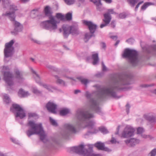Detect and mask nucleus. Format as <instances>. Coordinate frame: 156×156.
Masks as SVG:
<instances>
[{
	"label": "nucleus",
	"instance_id": "nucleus-1",
	"mask_svg": "<svg viewBox=\"0 0 156 156\" xmlns=\"http://www.w3.org/2000/svg\"><path fill=\"white\" fill-rule=\"evenodd\" d=\"M94 93L91 94L88 91L86 92V97L87 99H89L88 106L90 109H80L77 111L76 116L79 121L73 124L68 123L64 125V127L66 130H62L61 132V134L63 138L67 139L71 133H76L77 132V128L79 127H82L83 124L85 127H88L90 129H93L94 130V132L89 131L86 133L85 134L86 137L90 134L96 133L98 132V130L94 128V122L93 121H89L86 123L88 120L94 117V114L90 110L94 111L99 114L101 113L98 100L91 98Z\"/></svg>",
	"mask_w": 156,
	"mask_h": 156
},
{
	"label": "nucleus",
	"instance_id": "nucleus-2",
	"mask_svg": "<svg viewBox=\"0 0 156 156\" xmlns=\"http://www.w3.org/2000/svg\"><path fill=\"white\" fill-rule=\"evenodd\" d=\"M133 76L130 73L125 74L119 76L118 78L115 77L112 79L113 84L109 85L99 89L95 93L98 99L102 100L106 96L112 97L114 98H119L115 90L126 91L131 88L130 87L126 86L133 83Z\"/></svg>",
	"mask_w": 156,
	"mask_h": 156
},
{
	"label": "nucleus",
	"instance_id": "nucleus-3",
	"mask_svg": "<svg viewBox=\"0 0 156 156\" xmlns=\"http://www.w3.org/2000/svg\"><path fill=\"white\" fill-rule=\"evenodd\" d=\"M29 127V129L26 131V133L28 137L34 134H38L40 136V139L43 142H45L46 134L42 126V124H37L33 121H29L27 124Z\"/></svg>",
	"mask_w": 156,
	"mask_h": 156
},
{
	"label": "nucleus",
	"instance_id": "nucleus-4",
	"mask_svg": "<svg viewBox=\"0 0 156 156\" xmlns=\"http://www.w3.org/2000/svg\"><path fill=\"white\" fill-rule=\"evenodd\" d=\"M122 56L123 58L129 59V62L132 66H135L138 65L139 60L138 52L136 51L126 48L124 50Z\"/></svg>",
	"mask_w": 156,
	"mask_h": 156
},
{
	"label": "nucleus",
	"instance_id": "nucleus-5",
	"mask_svg": "<svg viewBox=\"0 0 156 156\" xmlns=\"http://www.w3.org/2000/svg\"><path fill=\"white\" fill-rule=\"evenodd\" d=\"M71 151L79 154L84 156H102L100 154H95L93 153V148L89 147L88 149H84V146L81 144L77 147H71Z\"/></svg>",
	"mask_w": 156,
	"mask_h": 156
},
{
	"label": "nucleus",
	"instance_id": "nucleus-6",
	"mask_svg": "<svg viewBox=\"0 0 156 156\" xmlns=\"http://www.w3.org/2000/svg\"><path fill=\"white\" fill-rule=\"evenodd\" d=\"M10 111L15 114L16 117H19L20 119L23 118L26 116L25 111L18 104H13L10 108Z\"/></svg>",
	"mask_w": 156,
	"mask_h": 156
},
{
	"label": "nucleus",
	"instance_id": "nucleus-7",
	"mask_svg": "<svg viewBox=\"0 0 156 156\" xmlns=\"http://www.w3.org/2000/svg\"><path fill=\"white\" fill-rule=\"evenodd\" d=\"M41 26L44 28L51 31L57 29V22L53 17L50 18V20L41 23Z\"/></svg>",
	"mask_w": 156,
	"mask_h": 156
},
{
	"label": "nucleus",
	"instance_id": "nucleus-8",
	"mask_svg": "<svg viewBox=\"0 0 156 156\" xmlns=\"http://www.w3.org/2000/svg\"><path fill=\"white\" fill-rule=\"evenodd\" d=\"M14 43V41L12 40L9 42L6 43L4 49V54L5 58L12 57L14 52V48L12 45Z\"/></svg>",
	"mask_w": 156,
	"mask_h": 156
},
{
	"label": "nucleus",
	"instance_id": "nucleus-9",
	"mask_svg": "<svg viewBox=\"0 0 156 156\" xmlns=\"http://www.w3.org/2000/svg\"><path fill=\"white\" fill-rule=\"evenodd\" d=\"M135 131V129L130 126H127L124 129L122 134V137L128 138L132 136Z\"/></svg>",
	"mask_w": 156,
	"mask_h": 156
},
{
	"label": "nucleus",
	"instance_id": "nucleus-10",
	"mask_svg": "<svg viewBox=\"0 0 156 156\" xmlns=\"http://www.w3.org/2000/svg\"><path fill=\"white\" fill-rule=\"evenodd\" d=\"M13 75L11 72L9 71L4 72V79L8 85L11 86L13 85Z\"/></svg>",
	"mask_w": 156,
	"mask_h": 156
},
{
	"label": "nucleus",
	"instance_id": "nucleus-11",
	"mask_svg": "<svg viewBox=\"0 0 156 156\" xmlns=\"http://www.w3.org/2000/svg\"><path fill=\"white\" fill-rule=\"evenodd\" d=\"M83 23L88 27L90 34H94L97 28V26L96 24L90 21L86 20H83Z\"/></svg>",
	"mask_w": 156,
	"mask_h": 156
},
{
	"label": "nucleus",
	"instance_id": "nucleus-12",
	"mask_svg": "<svg viewBox=\"0 0 156 156\" xmlns=\"http://www.w3.org/2000/svg\"><path fill=\"white\" fill-rule=\"evenodd\" d=\"M14 26V30L11 32V33L15 35L18 34L19 32L22 31L23 29V26L20 23L17 21H15L13 23Z\"/></svg>",
	"mask_w": 156,
	"mask_h": 156
},
{
	"label": "nucleus",
	"instance_id": "nucleus-13",
	"mask_svg": "<svg viewBox=\"0 0 156 156\" xmlns=\"http://www.w3.org/2000/svg\"><path fill=\"white\" fill-rule=\"evenodd\" d=\"M104 19L103 21L104 23L101 24L100 27L103 28V27L107 26L109 23L112 19V17L109 13H105L104 14Z\"/></svg>",
	"mask_w": 156,
	"mask_h": 156
},
{
	"label": "nucleus",
	"instance_id": "nucleus-14",
	"mask_svg": "<svg viewBox=\"0 0 156 156\" xmlns=\"http://www.w3.org/2000/svg\"><path fill=\"white\" fill-rule=\"evenodd\" d=\"M46 107L48 111L53 113H56V109L57 108V105L53 102L49 101L47 104Z\"/></svg>",
	"mask_w": 156,
	"mask_h": 156
},
{
	"label": "nucleus",
	"instance_id": "nucleus-15",
	"mask_svg": "<svg viewBox=\"0 0 156 156\" xmlns=\"http://www.w3.org/2000/svg\"><path fill=\"white\" fill-rule=\"evenodd\" d=\"M125 142L128 146L130 147H134L136 144H139L140 140L138 139L131 138L125 141Z\"/></svg>",
	"mask_w": 156,
	"mask_h": 156
},
{
	"label": "nucleus",
	"instance_id": "nucleus-16",
	"mask_svg": "<svg viewBox=\"0 0 156 156\" xmlns=\"http://www.w3.org/2000/svg\"><path fill=\"white\" fill-rule=\"evenodd\" d=\"M94 146L99 150L108 152H110L111 151L108 148L105 147L104 143L100 142H98L95 143L94 144Z\"/></svg>",
	"mask_w": 156,
	"mask_h": 156
},
{
	"label": "nucleus",
	"instance_id": "nucleus-17",
	"mask_svg": "<svg viewBox=\"0 0 156 156\" xmlns=\"http://www.w3.org/2000/svg\"><path fill=\"white\" fill-rule=\"evenodd\" d=\"M2 16H7L12 21H16L15 20L16 16L14 12H6L5 14H3Z\"/></svg>",
	"mask_w": 156,
	"mask_h": 156
},
{
	"label": "nucleus",
	"instance_id": "nucleus-18",
	"mask_svg": "<svg viewBox=\"0 0 156 156\" xmlns=\"http://www.w3.org/2000/svg\"><path fill=\"white\" fill-rule=\"evenodd\" d=\"M69 27L70 29L71 34H72L73 35H78L79 34L78 27L77 26L73 25Z\"/></svg>",
	"mask_w": 156,
	"mask_h": 156
},
{
	"label": "nucleus",
	"instance_id": "nucleus-19",
	"mask_svg": "<svg viewBox=\"0 0 156 156\" xmlns=\"http://www.w3.org/2000/svg\"><path fill=\"white\" fill-rule=\"evenodd\" d=\"M70 27H63L64 37L65 38L68 37L69 34H71Z\"/></svg>",
	"mask_w": 156,
	"mask_h": 156
},
{
	"label": "nucleus",
	"instance_id": "nucleus-20",
	"mask_svg": "<svg viewBox=\"0 0 156 156\" xmlns=\"http://www.w3.org/2000/svg\"><path fill=\"white\" fill-rule=\"evenodd\" d=\"M145 118L151 123H154L156 121V117L153 115H145Z\"/></svg>",
	"mask_w": 156,
	"mask_h": 156
},
{
	"label": "nucleus",
	"instance_id": "nucleus-21",
	"mask_svg": "<svg viewBox=\"0 0 156 156\" xmlns=\"http://www.w3.org/2000/svg\"><path fill=\"white\" fill-rule=\"evenodd\" d=\"M18 95L20 97H25L29 95L28 91L25 92L21 88L20 89L18 93Z\"/></svg>",
	"mask_w": 156,
	"mask_h": 156
},
{
	"label": "nucleus",
	"instance_id": "nucleus-22",
	"mask_svg": "<svg viewBox=\"0 0 156 156\" xmlns=\"http://www.w3.org/2000/svg\"><path fill=\"white\" fill-rule=\"evenodd\" d=\"M150 50L147 51V52L154 56H156V44L151 46Z\"/></svg>",
	"mask_w": 156,
	"mask_h": 156
},
{
	"label": "nucleus",
	"instance_id": "nucleus-23",
	"mask_svg": "<svg viewBox=\"0 0 156 156\" xmlns=\"http://www.w3.org/2000/svg\"><path fill=\"white\" fill-rule=\"evenodd\" d=\"M95 36V35L94 34H90L89 33H87L85 34L83 39L84 41L85 42H87L92 37H94Z\"/></svg>",
	"mask_w": 156,
	"mask_h": 156
},
{
	"label": "nucleus",
	"instance_id": "nucleus-24",
	"mask_svg": "<svg viewBox=\"0 0 156 156\" xmlns=\"http://www.w3.org/2000/svg\"><path fill=\"white\" fill-rule=\"evenodd\" d=\"M92 59L93 60L92 62L93 65H97L99 60V59L98 53H95L92 55Z\"/></svg>",
	"mask_w": 156,
	"mask_h": 156
},
{
	"label": "nucleus",
	"instance_id": "nucleus-25",
	"mask_svg": "<svg viewBox=\"0 0 156 156\" xmlns=\"http://www.w3.org/2000/svg\"><path fill=\"white\" fill-rule=\"evenodd\" d=\"M16 77L18 80H22L23 78V72L18 70H16L15 71Z\"/></svg>",
	"mask_w": 156,
	"mask_h": 156
},
{
	"label": "nucleus",
	"instance_id": "nucleus-26",
	"mask_svg": "<svg viewBox=\"0 0 156 156\" xmlns=\"http://www.w3.org/2000/svg\"><path fill=\"white\" fill-rule=\"evenodd\" d=\"M32 72L36 75V76L35 77V79L36 82L38 83L40 85L42 86V85L44 83H42L41 82L40 77L39 75L33 69H32Z\"/></svg>",
	"mask_w": 156,
	"mask_h": 156
},
{
	"label": "nucleus",
	"instance_id": "nucleus-27",
	"mask_svg": "<svg viewBox=\"0 0 156 156\" xmlns=\"http://www.w3.org/2000/svg\"><path fill=\"white\" fill-rule=\"evenodd\" d=\"M51 7L48 5L46 6L44 8V12L45 16H50L52 14L51 11Z\"/></svg>",
	"mask_w": 156,
	"mask_h": 156
},
{
	"label": "nucleus",
	"instance_id": "nucleus-28",
	"mask_svg": "<svg viewBox=\"0 0 156 156\" xmlns=\"http://www.w3.org/2000/svg\"><path fill=\"white\" fill-rule=\"evenodd\" d=\"M3 100L4 103L6 104H8L11 102L10 98L8 95L4 94L3 95Z\"/></svg>",
	"mask_w": 156,
	"mask_h": 156
},
{
	"label": "nucleus",
	"instance_id": "nucleus-29",
	"mask_svg": "<svg viewBox=\"0 0 156 156\" xmlns=\"http://www.w3.org/2000/svg\"><path fill=\"white\" fill-rule=\"evenodd\" d=\"M44 88H46L48 90V91L50 92H52V89L56 90L57 88L56 87L52 86L50 85H47L45 84H43L42 85Z\"/></svg>",
	"mask_w": 156,
	"mask_h": 156
},
{
	"label": "nucleus",
	"instance_id": "nucleus-30",
	"mask_svg": "<svg viewBox=\"0 0 156 156\" xmlns=\"http://www.w3.org/2000/svg\"><path fill=\"white\" fill-rule=\"evenodd\" d=\"M55 78L56 79V82L57 83L62 85L63 86H65L66 84L65 81L59 78V77L57 75L55 76Z\"/></svg>",
	"mask_w": 156,
	"mask_h": 156
},
{
	"label": "nucleus",
	"instance_id": "nucleus-31",
	"mask_svg": "<svg viewBox=\"0 0 156 156\" xmlns=\"http://www.w3.org/2000/svg\"><path fill=\"white\" fill-rule=\"evenodd\" d=\"M72 19V12H69L67 13L65 16V21L66 20L70 21Z\"/></svg>",
	"mask_w": 156,
	"mask_h": 156
},
{
	"label": "nucleus",
	"instance_id": "nucleus-32",
	"mask_svg": "<svg viewBox=\"0 0 156 156\" xmlns=\"http://www.w3.org/2000/svg\"><path fill=\"white\" fill-rule=\"evenodd\" d=\"M139 1V0H127V2L131 7H133Z\"/></svg>",
	"mask_w": 156,
	"mask_h": 156
},
{
	"label": "nucleus",
	"instance_id": "nucleus-33",
	"mask_svg": "<svg viewBox=\"0 0 156 156\" xmlns=\"http://www.w3.org/2000/svg\"><path fill=\"white\" fill-rule=\"evenodd\" d=\"M154 3L151 2H147L145 3L144 5L141 6V10H144L149 5H154Z\"/></svg>",
	"mask_w": 156,
	"mask_h": 156
},
{
	"label": "nucleus",
	"instance_id": "nucleus-34",
	"mask_svg": "<svg viewBox=\"0 0 156 156\" xmlns=\"http://www.w3.org/2000/svg\"><path fill=\"white\" fill-rule=\"evenodd\" d=\"M56 17L58 19H59L61 21H65V16L61 13H57Z\"/></svg>",
	"mask_w": 156,
	"mask_h": 156
},
{
	"label": "nucleus",
	"instance_id": "nucleus-35",
	"mask_svg": "<svg viewBox=\"0 0 156 156\" xmlns=\"http://www.w3.org/2000/svg\"><path fill=\"white\" fill-rule=\"evenodd\" d=\"M69 111L68 109H64L61 110L60 112V114L61 115H65L69 113Z\"/></svg>",
	"mask_w": 156,
	"mask_h": 156
},
{
	"label": "nucleus",
	"instance_id": "nucleus-36",
	"mask_svg": "<svg viewBox=\"0 0 156 156\" xmlns=\"http://www.w3.org/2000/svg\"><path fill=\"white\" fill-rule=\"evenodd\" d=\"M1 1H2L3 7L4 8L8 6L10 3L9 0H0V2Z\"/></svg>",
	"mask_w": 156,
	"mask_h": 156
},
{
	"label": "nucleus",
	"instance_id": "nucleus-37",
	"mask_svg": "<svg viewBox=\"0 0 156 156\" xmlns=\"http://www.w3.org/2000/svg\"><path fill=\"white\" fill-rule=\"evenodd\" d=\"M77 79L81 82L82 83L86 85L88 82L87 79H83L82 77H77Z\"/></svg>",
	"mask_w": 156,
	"mask_h": 156
},
{
	"label": "nucleus",
	"instance_id": "nucleus-38",
	"mask_svg": "<svg viewBox=\"0 0 156 156\" xmlns=\"http://www.w3.org/2000/svg\"><path fill=\"white\" fill-rule=\"evenodd\" d=\"M9 9L11 11H12V12H15L16 11L18 10L17 6L14 4H12V5H10V6Z\"/></svg>",
	"mask_w": 156,
	"mask_h": 156
},
{
	"label": "nucleus",
	"instance_id": "nucleus-39",
	"mask_svg": "<svg viewBox=\"0 0 156 156\" xmlns=\"http://www.w3.org/2000/svg\"><path fill=\"white\" fill-rule=\"evenodd\" d=\"M99 129L101 133L104 134H106L108 133V131L107 129L104 127H101L99 128Z\"/></svg>",
	"mask_w": 156,
	"mask_h": 156
},
{
	"label": "nucleus",
	"instance_id": "nucleus-40",
	"mask_svg": "<svg viewBox=\"0 0 156 156\" xmlns=\"http://www.w3.org/2000/svg\"><path fill=\"white\" fill-rule=\"evenodd\" d=\"M49 119L50 122L52 125L55 126H58L57 123L54 119H52L51 117H49Z\"/></svg>",
	"mask_w": 156,
	"mask_h": 156
},
{
	"label": "nucleus",
	"instance_id": "nucleus-41",
	"mask_svg": "<svg viewBox=\"0 0 156 156\" xmlns=\"http://www.w3.org/2000/svg\"><path fill=\"white\" fill-rule=\"evenodd\" d=\"M65 2L68 5L73 4L75 2V0H64Z\"/></svg>",
	"mask_w": 156,
	"mask_h": 156
},
{
	"label": "nucleus",
	"instance_id": "nucleus-42",
	"mask_svg": "<svg viewBox=\"0 0 156 156\" xmlns=\"http://www.w3.org/2000/svg\"><path fill=\"white\" fill-rule=\"evenodd\" d=\"M38 11L37 10L34 9L33 10L31 13V16L33 17H35L38 15Z\"/></svg>",
	"mask_w": 156,
	"mask_h": 156
},
{
	"label": "nucleus",
	"instance_id": "nucleus-43",
	"mask_svg": "<svg viewBox=\"0 0 156 156\" xmlns=\"http://www.w3.org/2000/svg\"><path fill=\"white\" fill-rule=\"evenodd\" d=\"M96 5L101 4V0H90Z\"/></svg>",
	"mask_w": 156,
	"mask_h": 156
},
{
	"label": "nucleus",
	"instance_id": "nucleus-44",
	"mask_svg": "<svg viewBox=\"0 0 156 156\" xmlns=\"http://www.w3.org/2000/svg\"><path fill=\"white\" fill-rule=\"evenodd\" d=\"M33 92L34 93L37 94H40L41 93V91H39L37 89L35 88H34L33 89Z\"/></svg>",
	"mask_w": 156,
	"mask_h": 156
},
{
	"label": "nucleus",
	"instance_id": "nucleus-45",
	"mask_svg": "<svg viewBox=\"0 0 156 156\" xmlns=\"http://www.w3.org/2000/svg\"><path fill=\"white\" fill-rule=\"evenodd\" d=\"M156 155V149L154 148L149 153L150 156H155Z\"/></svg>",
	"mask_w": 156,
	"mask_h": 156
},
{
	"label": "nucleus",
	"instance_id": "nucleus-46",
	"mask_svg": "<svg viewBox=\"0 0 156 156\" xmlns=\"http://www.w3.org/2000/svg\"><path fill=\"white\" fill-rule=\"evenodd\" d=\"M144 132V129L142 128L139 127L137 129V134H141Z\"/></svg>",
	"mask_w": 156,
	"mask_h": 156
},
{
	"label": "nucleus",
	"instance_id": "nucleus-47",
	"mask_svg": "<svg viewBox=\"0 0 156 156\" xmlns=\"http://www.w3.org/2000/svg\"><path fill=\"white\" fill-rule=\"evenodd\" d=\"M143 3H144L143 1H142L139 2L137 3V5H136V6L135 7V11H137L138 9V8H139V6L141 4H142Z\"/></svg>",
	"mask_w": 156,
	"mask_h": 156
},
{
	"label": "nucleus",
	"instance_id": "nucleus-48",
	"mask_svg": "<svg viewBox=\"0 0 156 156\" xmlns=\"http://www.w3.org/2000/svg\"><path fill=\"white\" fill-rule=\"evenodd\" d=\"M134 41V39L132 38H130L126 40V42L130 44H132L133 43Z\"/></svg>",
	"mask_w": 156,
	"mask_h": 156
},
{
	"label": "nucleus",
	"instance_id": "nucleus-49",
	"mask_svg": "<svg viewBox=\"0 0 156 156\" xmlns=\"http://www.w3.org/2000/svg\"><path fill=\"white\" fill-rule=\"evenodd\" d=\"M28 116L29 117L31 118L37 116V115L35 113H29Z\"/></svg>",
	"mask_w": 156,
	"mask_h": 156
},
{
	"label": "nucleus",
	"instance_id": "nucleus-50",
	"mask_svg": "<svg viewBox=\"0 0 156 156\" xmlns=\"http://www.w3.org/2000/svg\"><path fill=\"white\" fill-rule=\"evenodd\" d=\"M126 16L125 13H121L119 15V17L120 19H124L126 17Z\"/></svg>",
	"mask_w": 156,
	"mask_h": 156
},
{
	"label": "nucleus",
	"instance_id": "nucleus-51",
	"mask_svg": "<svg viewBox=\"0 0 156 156\" xmlns=\"http://www.w3.org/2000/svg\"><path fill=\"white\" fill-rule=\"evenodd\" d=\"M107 13H109V14H116V13L114 11L113 9H109L108 10V12Z\"/></svg>",
	"mask_w": 156,
	"mask_h": 156
},
{
	"label": "nucleus",
	"instance_id": "nucleus-52",
	"mask_svg": "<svg viewBox=\"0 0 156 156\" xmlns=\"http://www.w3.org/2000/svg\"><path fill=\"white\" fill-rule=\"evenodd\" d=\"M102 70L104 71H106L107 70V69L105 65L104 64L103 62H102Z\"/></svg>",
	"mask_w": 156,
	"mask_h": 156
},
{
	"label": "nucleus",
	"instance_id": "nucleus-53",
	"mask_svg": "<svg viewBox=\"0 0 156 156\" xmlns=\"http://www.w3.org/2000/svg\"><path fill=\"white\" fill-rule=\"evenodd\" d=\"M152 86L151 84H143L141 85L140 87H147Z\"/></svg>",
	"mask_w": 156,
	"mask_h": 156
},
{
	"label": "nucleus",
	"instance_id": "nucleus-54",
	"mask_svg": "<svg viewBox=\"0 0 156 156\" xmlns=\"http://www.w3.org/2000/svg\"><path fill=\"white\" fill-rule=\"evenodd\" d=\"M110 26L111 27L114 28L115 27V21L114 20L112 21L110 24Z\"/></svg>",
	"mask_w": 156,
	"mask_h": 156
},
{
	"label": "nucleus",
	"instance_id": "nucleus-55",
	"mask_svg": "<svg viewBox=\"0 0 156 156\" xmlns=\"http://www.w3.org/2000/svg\"><path fill=\"white\" fill-rule=\"evenodd\" d=\"M11 140L13 143L17 144H19V141L16 140L15 139L11 138Z\"/></svg>",
	"mask_w": 156,
	"mask_h": 156
},
{
	"label": "nucleus",
	"instance_id": "nucleus-56",
	"mask_svg": "<svg viewBox=\"0 0 156 156\" xmlns=\"http://www.w3.org/2000/svg\"><path fill=\"white\" fill-rule=\"evenodd\" d=\"M126 111L127 112V114L129 112V108H130V106L129 104H127L126 105Z\"/></svg>",
	"mask_w": 156,
	"mask_h": 156
},
{
	"label": "nucleus",
	"instance_id": "nucleus-57",
	"mask_svg": "<svg viewBox=\"0 0 156 156\" xmlns=\"http://www.w3.org/2000/svg\"><path fill=\"white\" fill-rule=\"evenodd\" d=\"M97 6V9L99 11H101L102 10L101 8V5H102V4L101 3V4L100 5H96Z\"/></svg>",
	"mask_w": 156,
	"mask_h": 156
},
{
	"label": "nucleus",
	"instance_id": "nucleus-58",
	"mask_svg": "<svg viewBox=\"0 0 156 156\" xmlns=\"http://www.w3.org/2000/svg\"><path fill=\"white\" fill-rule=\"evenodd\" d=\"M110 142L112 144H115L117 142L116 139L113 137H112V139L110 141Z\"/></svg>",
	"mask_w": 156,
	"mask_h": 156
},
{
	"label": "nucleus",
	"instance_id": "nucleus-59",
	"mask_svg": "<svg viewBox=\"0 0 156 156\" xmlns=\"http://www.w3.org/2000/svg\"><path fill=\"white\" fill-rule=\"evenodd\" d=\"M101 47L102 48H105L106 47V44L104 42H102L101 43Z\"/></svg>",
	"mask_w": 156,
	"mask_h": 156
},
{
	"label": "nucleus",
	"instance_id": "nucleus-60",
	"mask_svg": "<svg viewBox=\"0 0 156 156\" xmlns=\"http://www.w3.org/2000/svg\"><path fill=\"white\" fill-rule=\"evenodd\" d=\"M111 38L113 39L116 40L117 38V37L116 36H112L110 37Z\"/></svg>",
	"mask_w": 156,
	"mask_h": 156
},
{
	"label": "nucleus",
	"instance_id": "nucleus-61",
	"mask_svg": "<svg viewBox=\"0 0 156 156\" xmlns=\"http://www.w3.org/2000/svg\"><path fill=\"white\" fill-rule=\"evenodd\" d=\"M21 2L23 3H26L29 2L30 0H20Z\"/></svg>",
	"mask_w": 156,
	"mask_h": 156
},
{
	"label": "nucleus",
	"instance_id": "nucleus-62",
	"mask_svg": "<svg viewBox=\"0 0 156 156\" xmlns=\"http://www.w3.org/2000/svg\"><path fill=\"white\" fill-rule=\"evenodd\" d=\"M80 92H81V91H80V90H75L74 94H77L78 93H80Z\"/></svg>",
	"mask_w": 156,
	"mask_h": 156
},
{
	"label": "nucleus",
	"instance_id": "nucleus-63",
	"mask_svg": "<svg viewBox=\"0 0 156 156\" xmlns=\"http://www.w3.org/2000/svg\"><path fill=\"white\" fill-rule=\"evenodd\" d=\"M96 76L98 77H100L102 76V73H98L96 75Z\"/></svg>",
	"mask_w": 156,
	"mask_h": 156
},
{
	"label": "nucleus",
	"instance_id": "nucleus-64",
	"mask_svg": "<svg viewBox=\"0 0 156 156\" xmlns=\"http://www.w3.org/2000/svg\"><path fill=\"white\" fill-rule=\"evenodd\" d=\"M119 126H118V128L117 129V132L115 133V135H117L119 134Z\"/></svg>",
	"mask_w": 156,
	"mask_h": 156
}]
</instances>
